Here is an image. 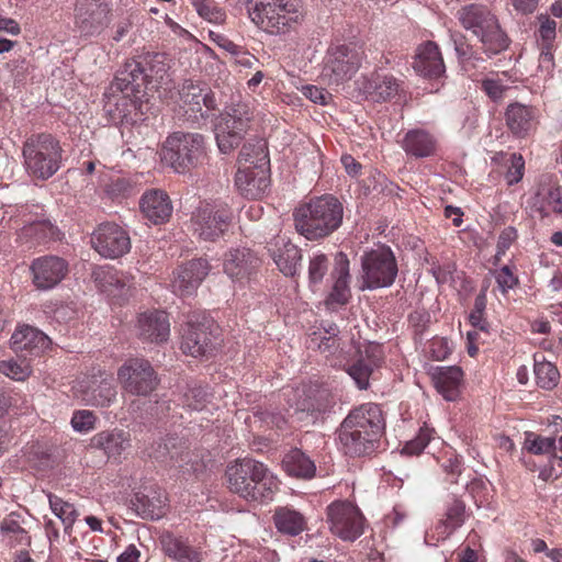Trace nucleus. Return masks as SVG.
<instances>
[{"label": "nucleus", "instance_id": "nucleus-1", "mask_svg": "<svg viewBox=\"0 0 562 562\" xmlns=\"http://www.w3.org/2000/svg\"><path fill=\"white\" fill-rule=\"evenodd\" d=\"M384 429V418L378 404L366 403L353 408L337 430L338 442L345 454L363 457L373 453Z\"/></svg>", "mask_w": 562, "mask_h": 562}, {"label": "nucleus", "instance_id": "nucleus-2", "mask_svg": "<svg viewBox=\"0 0 562 562\" xmlns=\"http://www.w3.org/2000/svg\"><path fill=\"white\" fill-rule=\"evenodd\" d=\"M170 60L161 53H146L127 60L115 77V88L122 91L146 93L167 86Z\"/></svg>", "mask_w": 562, "mask_h": 562}, {"label": "nucleus", "instance_id": "nucleus-3", "mask_svg": "<svg viewBox=\"0 0 562 562\" xmlns=\"http://www.w3.org/2000/svg\"><path fill=\"white\" fill-rule=\"evenodd\" d=\"M344 206L330 194L312 199L293 213L294 226L308 240H318L331 235L342 223Z\"/></svg>", "mask_w": 562, "mask_h": 562}, {"label": "nucleus", "instance_id": "nucleus-4", "mask_svg": "<svg viewBox=\"0 0 562 562\" xmlns=\"http://www.w3.org/2000/svg\"><path fill=\"white\" fill-rule=\"evenodd\" d=\"M231 492L247 501L266 502L278 491L279 482L268 468L254 459H238L225 472Z\"/></svg>", "mask_w": 562, "mask_h": 562}, {"label": "nucleus", "instance_id": "nucleus-5", "mask_svg": "<svg viewBox=\"0 0 562 562\" xmlns=\"http://www.w3.org/2000/svg\"><path fill=\"white\" fill-rule=\"evenodd\" d=\"M246 9L254 24L276 35L290 32L303 18L296 0H246Z\"/></svg>", "mask_w": 562, "mask_h": 562}, {"label": "nucleus", "instance_id": "nucleus-6", "mask_svg": "<svg viewBox=\"0 0 562 562\" xmlns=\"http://www.w3.org/2000/svg\"><path fill=\"white\" fill-rule=\"evenodd\" d=\"M61 154V146L53 135L33 134L23 144L25 170L35 179L47 180L59 170Z\"/></svg>", "mask_w": 562, "mask_h": 562}, {"label": "nucleus", "instance_id": "nucleus-7", "mask_svg": "<svg viewBox=\"0 0 562 562\" xmlns=\"http://www.w3.org/2000/svg\"><path fill=\"white\" fill-rule=\"evenodd\" d=\"M458 19L465 30L479 37L483 52L492 57L508 47V37L498 20L485 7L470 4L458 11Z\"/></svg>", "mask_w": 562, "mask_h": 562}, {"label": "nucleus", "instance_id": "nucleus-8", "mask_svg": "<svg viewBox=\"0 0 562 562\" xmlns=\"http://www.w3.org/2000/svg\"><path fill=\"white\" fill-rule=\"evenodd\" d=\"M363 52L356 43L331 44L324 56L319 75L327 86H340L359 70Z\"/></svg>", "mask_w": 562, "mask_h": 562}, {"label": "nucleus", "instance_id": "nucleus-9", "mask_svg": "<svg viewBox=\"0 0 562 562\" xmlns=\"http://www.w3.org/2000/svg\"><path fill=\"white\" fill-rule=\"evenodd\" d=\"M205 156V140L201 134L175 132L165 140L164 159L177 172L196 167Z\"/></svg>", "mask_w": 562, "mask_h": 562}, {"label": "nucleus", "instance_id": "nucleus-10", "mask_svg": "<svg viewBox=\"0 0 562 562\" xmlns=\"http://www.w3.org/2000/svg\"><path fill=\"white\" fill-rule=\"evenodd\" d=\"M252 120L249 104L239 102L228 106L215 124V138L222 154H231L244 139Z\"/></svg>", "mask_w": 562, "mask_h": 562}, {"label": "nucleus", "instance_id": "nucleus-11", "mask_svg": "<svg viewBox=\"0 0 562 562\" xmlns=\"http://www.w3.org/2000/svg\"><path fill=\"white\" fill-rule=\"evenodd\" d=\"M233 218L227 203H202L191 216L193 234L205 241H215L229 228Z\"/></svg>", "mask_w": 562, "mask_h": 562}, {"label": "nucleus", "instance_id": "nucleus-12", "mask_svg": "<svg viewBox=\"0 0 562 562\" xmlns=\"http://www.w3.org/2000/svg\"><path fill=\"white\" fill-rule=\"evenodd\" d=\"M217 326L206 315H192L182 333L181 349L194 358L209 357L217 345Z\"/></svg>", "mask_w": 562, "mask_h": 562}, {"label": "nucleus", "instance_id": "nucleus-13", "mask_svg": "<svg viewBox=\"0 0 562 562\" xmlns=\"http://www.w3.org/2000/svg\"><path fill=\"white\" fill-rule=\"evenodd\" d=\"M364 289L386 288L393 284L397 276V265L390 248H379L367 252L362 257Z\"/></svg>", "mask_w": 562, "mask_h": 562}, {"label": "nucleus", "instance_id": "nucleus-14", "mask_svg": "<svg viewBox=\"0 0 562 562\" xmlns=\"http://www.w3.org/2000/svg\"><path fill=\"white\" fill-rule=\"evenodd\" d=\"M124 391L132 395L147 396L158 385V376L151 363L144 358L127 359L117 371Z\"/></svg>", "mask_w": 562, "mask_h": 562}, {"label": "nucleus", "instance_id": "nucleus-15", "mask_svg": "<svg viewBox=\"0 0 562 562\" xmlns=\"http://www.w3.org/2000/svg\"><path fill=\"white\" fill-rule=\"evenodd\" d=\"M327 522L331 533L344 541H355L363 533L364 517L348 501H336L327 506Z\"/></svg>", "mask_w": 562, "mask_h": 562}, {"label": "nucleus", "instance_id": "nucleus-16", "mask_svg": "<svg viewBox=\"0 0 562 562\" xmlns=\"http://www.w3.org/2000/svg\"><path fill=\"white\" fill-rule=\"evenodd\" d=\"M180 101L186 108V113H191L193 121H205L210 117L217 103L210 87L201 81L187 79L179 89Z\"/></svg>", "mask_w": 562, "mask_h": 562}, {"label": "nucleus", "instance_id": "nucleus-17", "mask_svg": "<svg viewBox=\"0 0 562 562\" xmlns=\"http://www.w3.org/2000/svg\"><path fill=\"white\" fill-rule=\"evenodd\" d=\"M257 168L239 166L235 175L237 190L247 199H259L270 184L269 166L270 160L261 147L257 150Z\"/></svg>", "mask_w": 562, "mask_h": 562}, {"label": "nucleus", "instance_id": "nucleus-18", "mask_svg": "<svg viewBox=\"0 0 562 562\" xmlns=\"http://www.w3.org/2000/svg\"><path fill=\"white\" fill-rule=\"evenodd\" d=\"M110 0H77L75 25L86 36L100 33L110 21Z\"/></svg>", "mask_w": 562, "mask_h": 562}, {"label": "nucleus", "instance_id": "nucleus-19", "mask_svg": "<svg viewBox=\"0 0 562 562\" xmlns=\"http://www.w3.org/2000/svg\"><path fill=\"white\" fill-rule=\"evenodd\" d=\"M33 285L41 291L57 286L68 274V262L58 256L47 255L35 258L30 265Z\"/></svg>", "mask_w": 562, "mask_h": 562}, {"label": "nucleus", "instance_id": "nucleus-20", "mask_svg": "<svg viewBox=\"0 0 562 562\" xmlns=\"http://www.w3.org/2000/svg\"><path fill=\"white\" fill-rule=\"evenodd\" d=\"M92 247L104 258H119L130 251L128 234L114 223L101 224L92 234Z\"/></svg>", "mask_w": 562, "mask_h": 562}, {"label": "nucleus", "instance_id": "nucleus-21", "mask_svg": "<svg viewBox=\"0 0 562 562\" xmlns=\"http://www.w3.org/2000/svg\"><path fill=\"white\" fill-rule=\"evenodd\" d=\"M211 266L204 258L192 259L180 266L172 280V290L180 296L193 294L210 273Z\"/></svg>", "mask_w": 562, "mask_h": 562}, {"label": "nucleus", "instance_id": "nucleus-22", "mask_svg": "<svg viewBox=\"0 0 562 562\" xmlns=\"http://www.w3.org/2000/svg\"><path fill=\"white\" fill-rule=\"evenodd\" d=\"M135 327L138 338L144 341L161 344L169 338L170 323L168 315L162 311L140 313Z\"/></svg>", "mask_w": 562, "mask_h": 562}, {"label": "nucleus", "instance_id": "nucleus-23", "mask_svg": "<svg viewBox=\"0 0 562 562\" xmlns=\"http://www.w3.org/2000/svg\"><path fill=\"white\" fill-rule=\"evenodd\" d=\"M260 265V259L248 248H232L223 259L224 272L233 280H248Z\"/></svg>", "mask_w": 562, "mask_h": 562}, {"label": "nucleus", "instance_id": "nucleus-24", "mask_svg": "<svg viewBox=\"0 0 562 562\" xmlns=\"http://www.w3.org/2000/svg\"><path fill=\"white\" fill-rule=\"evenodd\" d=\"M92 276L101 292L116 300L120 304L127 300L132 288V279L126 273L101 267L95 269Z\"/></svg>", "mask_w": 562, "mask_h": 562}, {"label": "nucleus", "instance_id": "nucleus-25", "mask_svg": "<svg viewBox=\"0 0 562 562\" xmlns=\"http://www.w3.org/2000/svg\"><path fill=\"white\" fill-rule=\"evenodd\" d=\"M11 348L25 356H40L52 345L50 338L30 325L19 326L11 336Z\"/></svg>", "mask_w": 562, "mask_h": 562}, {"label": "nucleus", "instance_id": "nucleus-26", "mask_svg": "<svg viewBox=\"0 0 562 562\" xmlns=\"http://www.w3.org/2000/svg\"><path fill=\"white\" fill-rule=\"evenodd\" d=\"M81 387L82 401L92 406H109L116 397L113 378L105 372L93 374Z\"/></svg>", "mask_w": 562, "mask_h": 562}, {"label": "nucleus", "instance_id": "nucleus-27", "mask_svg": "<svg viewBox=\"0 0 562 562\" xmlns=\"http://www.w3.org/2000/svg\"><path fill=\"white\" fill-rule=\"evenodd\" d=\"M140 212L153 224L167 222L172 214V203L169 195L160 189L146 191L139 200Z\"/></svg>", "mask_w": 562, "mask_h": 562}, {"label": "nucleus", "instance_id": "nucleus-28", "mask_svg": "<svg viewBox=\"0 0 562 562\" xmlns=\"http://www.w3.org/2000/svg\"><path fill=\"white\" fill-rule=\"evenodd\" d=\"M89 447L101 450L109 459H117L131 447V436L117 428L103 430L90 439Z\"/></svg>", "mask_w": 562, "mask_h": 562}, {"label": "nucleus", "instance_id": "nucleus-29", "mask_svg": "<svg viewBox=\"0 0 562 562\" xmlns=\"http://www.w3.org/2000/svg\"><path fill=\"white\" fill-rule=\"evenodd\" d=\"M414 69L428 78H439L445 74L443 58L435 42L428 41L418 47Z\"/></svg>", "mask_w": 562, "mask_h": 562}, {"label": "nucleus", "instance_id": "nucleus-30", "mask_svg": "<svg viewBox=\"0 0 562 562\" xmlns=\"http://www.w3.org/2000/svg\"><path fill=\"white\" fill-rule=\"evenodd\" d=\"M430 375L436 390L445 400L456 401L458 398L463 380V371L460 367H435L431 368Z\"/></svg>", "mask_w": 562, "mask_h": 562}, {"label": "nucleus", "instance_id": "nucleus-31", "mask_svg": "<svg viewBox=\"0 0 562 562\" xmlns=\"http://www.w3.org/2000/svg\"><path fill=\"white\" fill-rule=\"evenodd\" d=\"M333 277L335 279L333 290L329 293L326 304L331 306L336 305H345L350 297V289H349V259L346 254L338 252L335 256V266L333 270Z\"/></svg>", "mask_w": 562, "mask_h": 562}, {"label": "nucleus", "instance_id": "nucleus-32", "mask_svg": "<svg viewBox=\"0 0 562 562\" xmlns=\"http://www.w3.org/2000/svg\"><path fill=\"white\" fill-rule=\"evenodd\" d=\"M404 151L415 158L434 156L437 151V139L423 128L409 130L402 139Z\"/></svg>", "mask_w": 562, "mask_h": 562}, {"label": "nucleus", "instance_id": "nucleus-33", "mask_svg": "<svg viewBox=\"0 0 562 562\" xmlns=\"http://www.w3.org/2000/svg\"><path fill=\"white\" fill-rule=\"evenodd\" d=\"M273 261L284 276H294L302 259L301 249L284 238H278L273 247H269Z\"/></svg>", "mask_w": 562, "mask_h": 562}, {"label": "nucleus", "instance_id": "nucleus-34", "mask_svg": "<svg viewBox=\"0 0 562 562\" xmlns=\"http://www.w3.org/2000/svg\"><path fill=\"white\" fill-rule=\"evenodd\" d=\"M505 116L508 128L518 137H526L537 124L535 109L520 103L508 105Z\"/></svg>", "mask_w": 562, "mask_h": 562}, {"label": "nucleus", "instance_id": "nucleus-35", "mask_svg": "<svg viewBox=\"0 0 562 562\" xmlns=\"http://www.w3.org/2000/svg\"><path fill=\"white\" fill-rule=\"evenodd\" d=\"M378 347H370L366 350V356H360L347 369V373L355 381L360 390H367L370 385V378L375 368L380 364V357L375 355Z\"/></svg>", "mask_w": 562, "mask_h": 562}, {"label": "nucleus", "instance_id": "nucleus-36", "mask_svg": "<svg viewBox=\"0 0 562 562\" xmlns=\"http://www.w3.org/2000/svg\"><path fill=\"white\" fill-rule=\"evenodd\" d=\"M282 467L289 475L303 480L314 477L316 472L314 461L300 449L290 450L283 457Z\"/></svg>", "mask_w": 562, "mask_h": 562}, {"label": "nucleus", "instance_id": "nucleus-37", "mask_svg": "<svg viewBox=\"0 0 562 562\" xmlns=\"http://www.w3.org/2000/svg\"><path fill=\"white\" fill-rule=\"evenodd\" d=\"M0 533L3 541L11 547H29L31 544V537L23 527V520L15 513H11L1 520Z\"/></svg>", "mask_w": 562, "mask_h": 562}, {"label": "nucleus", "instance_id": "nucleus-38", "mask_svg": "<svg viewBox=\"0 0 562 562\" xmlns=\"http://www.w3.org/2000/svg\"><path fill=\"white\" fill-rule=\"evenodd\" d=\"M115 81L111 86L112 93H105L104 111L112 121H122L130 112L133 102L130 95L137 97L139 93L122 91L115 88Z\"/></svg>", "mask_w": 562, "mask_h": 562}, {"label": "nucleus", "instance_id": "nucleus-39", "mask_svg": "<svg viewBox=\"0 0 562 562\" xmlns=\"http://www.w3.org/2000/svg\"><path fill=\"white\" fill-rule=\"evenodd\" d=\"M464 519L465 504L456 497H451L447 502L443 519L439 521L437 529L440 530L442 538H447L463 525Z\"/></svg>", "mask_w": 562, "mask_h": 562}, {"label": "nucleus", "instance_id": "nucleus-40", "mask_svg": "<svg viewBox=\"0 0 562 562\" xmlns=\"http://www.w3.org/2000/svg\"><path fill=\"white\" fill-rule=\"evenodd\" d=\"M161 546L165 553L178 562H199V553L193 550L184 540L171 533L161 537Z\"/></svg>", "mask_w": 562, "mask_h": 562}, {"label": "nucleus", "instance_id": "nucleus-41", "mask_svg": "<svg viewBox=\"0 0 562 562\" xmlns=\"http://www.w3.org/2000/svg\"><path fill=\"white\" fill-rule=\"evenodd\" d=\"M273 518L277 529L290 536H296L305 528L304 517L299 512L286 507L279 508Z\"/></svg>", "mask_w": 562, "mask_h": 562}, {"label": "nucleus", "instance_id": "nucleus-42", "mask_svg": "<svg viewBox=\"0 0 562 562\" xmlns=\"http://www.w3.org/2000/svg\"><path fill=\"white\" fill-rule=\"evenodd\" d=\"M533 372L540 387L551 390L558 384L560 373L554 364L546 360L544 356L535 355Z\"/></svg>", "mask_w": 562, "mask_h": 562}, {"label": "nucleus", "instance_id": "nucleus-43", "mask_svg": "<svg viewBox=\"0 0 562 562\" xmlns=\"http://www.w3.org/2000/svg\"><path fill=\"white\" fill-rule=\"evenodd\" d=\"M48 502L52 512L64 524L65 530L68 531L71 529L79 515L76 507L70 503L63 501L60 497L52 494L48 495Z\"/></svg>", "mask_w": 562, "mask_h": 562}, {"label": "nucleus", "instance_id": "nucleus-44", "mask_svg": "<svg viewBox=\"0 0 562 562\" xmlns=\"http://www.w3.org/2000/svg\"><path fill=\"white\" fill-rule=\"evenodd\" d=\"M212 394L206 386L189 385L182 395V404L191 411H202L211 402Z\"/></svg>", "mask_w": 562, "mask_h": 562}, {"label": "nucleus", "instance_id": "nucleus-45", "mask_svg": "<svg viewBox=\"0 0 562 562\" xmlns=\"http://www.w3.org/2000/svg\"><path fill=\"white\" fill-rule=\"evenodd\" d=\"M179 440L176 437H168L157 442L154 448L153 457L159 461L175 460L183 461L184 453L178 448Z\"/></svg>", "mask_w": 562, "mask_h": 562}, {"label": "nucleus", "instance_id": "nucleus-46", "mask_svg": "<svg viewBox=\"0 0 562 562\" xmlns=\"http://www.w3.org/2000/svg\"><path fill=\"white\" fill-rule=\"evenodd\" d=\"M259 147H261L262 153L268 157L267 146L262 139L247 142L243 145L238 156L239 166L257 168V150Z\"/></svg>", "mask_w": 562, "mask_h": 562}, {"label": "nucleus", "instance_id": "nucleus-47", "mask_svg": "<svg viewBox=\"0 0 562 562\" xmlns=\"http://www.w3.org/2000/svg\"><path fill=\"white\" fill-rule=\"evenodd\" d=\"M525 448L533 454L550 453L555 449V439L551 437H542L533 432H527Z\"/></svg>", "mask_w": 562, "mask_h": 562}, {"label": "nucleus", "instance_id": "nucleus-48", "mask_svg": "<svg viewBox=\"0 0 562 562\" xmlns=\"http://www.w3.org/2000/svg\"><path fill=\"white\" fill-rule=\"evenodd\" d=\"M397 91L398 85L392 76H379L374 80V91L372 94L378 101H386L393 98Z\"/></svg>", "mask_w": 562, "mask_h": 562}, {"label": "nucleus", "instance_id": "nucleus-49", "mask_svg": "<svg viewBox=\"0 0 562 562\" xmlns=\"http://www.w3.org/2000/svg\"><path fill=\"white\" fill-rule=\"evenodd\" d=\"M192 5L199 15L209 22L220 23L224 21L225 13L216 5L214 0H192Z\"/></svg>", "mask_w": 562, "mask_h": 562}, {"label": "nucleus", "instance_id": "nucleus-50", "mask_svg": "<svg viewBox=\"0 0 562 562\" xmlns=\"http://www.w3.org/2000/svg\"><path fill=\"white\" fill-rule=\"evenodd\" d=\"M451 40L453 42L457 56L463 64L465 70H468L472 60H482V58L475 55L472 47L467 43L465 37L461 33H451Z\"/></svg>", "mask_w": 562, "mask_h": 562}, {"label": "nucleus", "instance_id": "nucleus-51", "mask_svg": "<svg viewBox=\"0 0 562 562\" xmlns=\"http://www.w3.org/2000/svg\"><path fill=\"white\" fill-rule=\"evenodd\" d=\"M0 373L15 381H24L31 374V369L27 364L19 363L15 360H2L0 361Z\"/></svg>", "mask_w": 562, "mask_h": 562}, {"label": "nucleus", "instance_id": "nucleus-52", "mask_svg": "<svg viewBox=\"0 0 562 562\" xmlns=\"http://www.w3.org/2000/svg\"><path fill=\"white\" fill-rule=\"evenodd\" d=\"M328 271V258L324 254H316L308 266V280L311 284L322 282Z\"/></svg>", "mask_w": 562, "mask_h": 562}, {"label": "nucleus", "instance_id": "nucleus-53", "mask_svg": "<svg viewBox=\"0 0 562 562\" xmlns=\"http://www.w3.org/2000/svg\"><path fill=\"white\" fill-rule=\"evenodd\" d=\"M97 417L90 411H77L71 418V426L78 432H88L95 427Z\"/></svg>", "mask_w": 562, "mask_h": 562}, {"label": "nucleus", "instance_id": "nucleus-54", "mask_svg": "<svg viewBox=\"0 0 562 562\" xmlns=\"http://www.w3.org/2000/svg\"><path fill=\"white\" fill-rule=\"evenodd\" d=\"M510 165L506 171L505 178L509 186L518 183L524 176L525 160L521 155L512 154L509 158Z\"/></svg>", "mask_w": 562, "mask_h": 562}, {"label": "nucleus", "instance_id": "nucleus-55", "mask_svg": "<svg viewBox=\"0 0 562 562\" xmlns=\"http://www.w3.org/2000/svg\"><path fill=\"white\" fill-rule=\"evenodd\" d=\"M25 234L34 235L38 243L55 237L56 227L49 222L43 221L31 224L25 228Z\"/></svg>", "mask_w": 562, "mask_h": 562}, {"label": "nucleus", "instance_id": "nucleus-56", "mask_svg": "<svg viewBox=\"0 0 562 562\" xmlns=\"http://www.w3.org/2000/svg\"><path fill=\"white\" fill-rule=\"evenodd\" d=\"M496 282L503 293L517 285L518 279L508 266H504L496 274Z\"/></svg>", "mask_w": 562, "mask_h": 562}, {"label": "nucleus", "instance_id": "nucleus-57", "mask_svg": "<svg viewBox=\"0 0 562 562\" xmlns=\"http://www.w3.org/2000/svg\"><path fill=\"white\" fill-rule=\"evenodd\" d=\"M134 506L137 514L143 518H159V514L156 513L155 507L150 504L148 497L145 495L137 494L135 497Z\"/></svg>", "mask_w": 562, "mask_h": 562}, {"label": "nucleus", "instance_id": "nucleus-58", "mask_svg": "<svg viewBox=\"0 0 562 562\" xmlns=\"http://www.w3.org/2000/svg\"><path fill=\"white\" fill-rule=\"evenodd\" d=\"M546 202L555 214L562 216V187L557 186L549 189Z\"/></svg>", "mask_w": 562, "mask_h": 562}, {"label": "nucleus", "instance_id": "nucleus-59", "mask_svg": "<svg viewBox=\"0 0 562 562\" xmlns=\"http://www.w3.org/2000/svg\"><path fill=\"white\" fill-rule=\"evenodd\" d=\"M541 21L539 33L543 41L549 42L555 37L557 22L547 15H540Z\"/></svg>", "mask_w": 562, "mask_h": 562}, {"label": "nucleus", "instance_id": "nucleus-60", "mask_svg": "<svg viewBox=\"0 0 562 562\" xmlns=\"http://www.w3.org/2000/svg\"><path fill=\"white\" fill-rule=\"evenodd\" d=\"M303 94L314 103L326 104L328 93L316 86H304L302 88Z\"/></svg>", "mask_w": 562, "mask_h": 562}, {"label": "nucleus", "instance_id": "nucleus-61", "mask_svg": "<svg viewBox=\"0 0 562 562\" xmlns=\"http://www.w3.org/2000/svg\"><path fill=\"white\" fill-rule=\"evenodd\" d=\"M235 63L244 68H257V66L260 65V60L246 49L244 47L236 54L234 57Z\"/></svg>", "mask_w": 562, "mask_h": 562}, {"label": "nucleus", "instance_id": "nucleus-62", "mask_svg": "<svg viewBox=\"0 0 562 562\" xmlns=\"http://www.w3.org/2000/svg\"><path fill=\"white\" fill-rule=\"evenodd\" d=\"M431 357L435 360H443L447 358L449 351L448 341L445 339H436L430 346Z\"/></svg>", "mask_w": 562, "mask_h": 562}, {"label": "nucleus", "instance_id": "nucleus-63", "mask_svg": "<svg viewBox=\"0 0 562 562\" xmlns=\"http://www.w3.org/2000/svg\"><path fill=\"white\" fill-rule=\"evenodd\" d=\"M483 90L493 100H498L503 97L504 88L497 81L486 79L482 82Z\"/></svg>", "mask_w": 562, "mask_h": 562}, {"label": "nucleus", "instance_id": "nucleus-64", "mask_svg": "<svg viewBox=\"0 0 562 562\" xmlns=\"http://www.w3.org/2000/svg\"><path fill=\"white\" fill-rule=\"evenodd\" d=\"M510 1L516 11H518L521 14H530L537 9L540 0H510Z\"/></svg>", "mask_w": 562, "mask_h": 562}]
</instances>
